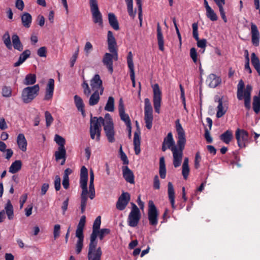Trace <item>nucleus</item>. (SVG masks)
I'll return each instance as SVG.
<instances>
[{
    "instance_id": "nucleus-53",
    "label": "nucleus",
    "mask_w": 260,
    "mask_h": 260,
    "mask_svg": "<svg viewBox=\"0 0 260 260\" xmlns=\"http://www.w3.org/2000/svg\"><path fill=\"white\" fill-rule=\"evenodd\" d=\"M93 49V46L90 42H86L84 48V51L86 56H88Z\"/></svg>"
},
{
    "instance_id": "nucleus-64",
    "label": "nucleus",
    "mask_w": 260,
    "mask_h": 260,
    "mask_svg": "<svg viewBox=\"0 0 260 260\" xmlns=\"http://www.w3.org/2000/svg\"><path fill=\"white\" fill-rule=\"evenodd\" d=\"M83 231V230L77 229L76 231V237L78 238V240L83 241L84 236Z\"/></svg>"
},
{
    "instance_id": "nucleus-2",
    "label": "nucleus",
    "mask_w": 260,
    "mask_h": 260,
    "mask_svg": "<svg viewBox=\"0 0 260 260\" xmlns=\"http://www.w3.org/2000/svg\"><path fill=\"white\" fill-rule=\"evenodd\" d=\"M88 180V171L85 166H83L81 169L80 185L82 188V193L81 194V212L83 213L85 211L86 206L88 200L87 194L88 189L87 182Z\"/></svg>"
},
{
    "instance_id": "nucleus-50",
    "label": "nucleus",
    "mask_w": 260,
    "mask_h": 260,
    "mask_svg": "<svg viewBox=\"0 0 260 260\" xmlns=\"http://www.w3.org/2000/svg\"><path fill=\"white\" fill-rule=\"evenodd\" d=\"M54 141L59 145L58 148H64L65 140L61 136L56 135Z\"/></svg>"
},
{
    "instance_id": "nucleus-43",
    "label": "nucleus",
    "mask_w": 260,
    "mask_h": 260,
    "mask_svg": "<svg viewBox=\"0 0 260 260\" xmlns=\"http://www.w3.org/2000/svg\"><path fill=\"white\" fill-rule=\"evenodd\" d=\"M105 110L109 112H113L114 110V99L109 96L105 107Z\"/></svg>"
},
{
    "instance_id": "nucleus-40",
    "label": "nucleus",
    "mask_w": 260,
    "mask_h": 260,
    "mask_svg": "<svg viewBox=\"0 0 260 260\" xmlns=\"http://www.w3.org/2000/svg\"><path fill=\"white\" fill-rule=\"evenodd\" d=\"M189 173V168L188 166V158L185 157L182 165V174L183 178L186 179Z\"/></svg>"
},
{
    "instance_id": "nucleus-47",
    "label": "nucleus",
    "mask_w": 260,
    "mask_h": 260,
    "mask_svg": "<svg viewBox=\"0 0 260 260\" xmlns=\"http://www.w3.org/2000/svg\"><path fill=\"white\" fill-rule=\"evenodd\" d=\"M206 11V16L210 20L213 21H215L217 20L218 17L211 8Z\"/></svg>"
},
{
    "instance_id": "nucleus-20",
    "label": "nucleus",
    "mask_w": 260,
    "mask_h": 260,
    "mask_svg": "<svg viewBox=\"0 0 260 260\" xmlns=\"http://www.w3.org/2000/svg\"><path fill=\"white\" fill-rule=\"evenodd\" d=\"M103 64L106 66L109 71L112 73L113 69V56L109 53H106L103 58Z\"/></svg>"
},
{
    "instance_id": "nucleus-49",
    "label": "nucleus",
    "mask_w": 260,
    "mask_h": 260,
    "mask_svg": "<svg viewBox=\"0 0 260 260\" xmlns=\"http://www.w3.org/2000/svg\"><path fill=\"white\" fill-rule=\"evenodd\" d=\"M2 95L4 97L9 98L12 95V89L9 86H4L2 90Z\"/></svg>"
},
{
    "instance_id": "nucleus-1",
    "label": "nucleus",
    "mask_w": 260,
    "mask_h": 260,
    "mask_svg": "<svg viewBox=\"0 0 260 260\" xmlns=\"http://www.w3.org/2000/svg\"><path fill=\"white\" fill-rule=\"evenodd\" d=\"M176 129L178 135L177 146L174 147L171 151L173 154V163L175 168L181 165L183 158V150L186 143L185 132L180 123L179 120L176 121Z\"/></svg>"
},
{
    "instance_id": "nucleus-22",
    "label": "nucleus",
    "mask_w": 260,
    "mask_h": 260,
    "mask_svg": "<svg viewBox=\"0 0 260 260\" xmlns=\"http://www.w3.org/2000/svg\"><path fill=\"white\" fill-rule=\"evenodd\" d=\"M107 41L109 51H115V48H116V42L112 32L110 30L108 31Z\"/></svg>"
},
{
    "instance_id": "nucleus-23",
    "label": "nucleus",
    "mask_w": 260,
    "mask_h": 260,
    "mask_svg": "<svg viewBox=\"0 0 260 260\" xmlns=\"http://www.w3.org/2000/svg\"><path fill=\"white\" fill-rule=\"evenodd\" d=\"M4 211L5 214H6L8 217L9 220H11L14 219V208L10 200H8L5 205L4 209L3 210Z\"/></svg>"
},
{
    "instance_id": "nucleus-21",
    "label": "nucleus",
    "mask_w": 260,
    "mask_h": 260,
    "mask_svg": "<svg viewBox=\"0 0 260 260\" xmlns=\"http://www.w3.org/2000/svg\"><path fill=\"white\" fill-rule=\"evenodd\" d=\"M17 144L18 148L23 152L27 150V142L23 134H19L17 137Z\"/></svg>"
},
{
    "instance_id": "nucleus-60",
    "label": "nucleus",
    "mask_w": 260,
    "mask_h": 260,
    "mask_svg": "<svg viewBox=\"0 0 260 260\" xmlns=\"http://www.w3.org/2000/svg\"><path fill=\"white\" fill-rule=\"evenodd\" d=\"M83 247V241L77 240L76 244V252L77 254H79Z\"/></svg>"
},
{
    "instance_id": "nucleus-56",
    "label": "nucleus",
    "mask_w": 260,
    "mask_h": 260,
    "mask_svg": "<svg viewBox=\"0 0 260 260\" xmlns=\"http://www.w3.org/2000/svg\"><path fill=\"white\" fill-rule=\"evenodd\" d=\"M37 54L40 57H46L47 55V48L45 47H41L38 49Z\"/></svg>"
},
{
    "instance_id": "nucleus-27",
    "label": "nucleus",
    "mask_w": 260,
    "mask_h": 260,
    "mask_svg": "<svg viewBox=\"0 0 260 260\" xmlns=\"http://www.w3.org/2000/svg\"><path fill=\"white\" fill-rule=\"evenodd\" d=\"M168 193L169 200L172 207L174 209L176 208L175 205V191L172 183L170 182L168 184Z\"/></svg>"
},
{
    "instance_id": "nucleus-36",
    "label": "nucleus",
    "mask_w": 260,
    "mask_h": 260,
    "mask_svg": "<svg viewBox=\"0 0 260 260\" xmlns=\"http://www.w3.org/2000/svg\"><path fill=\"white\" fill-rule=\"evenodd\" d=\"M108 20L110 25L115 30L119 29V24L115 15L113 13L108 14Z\"/></svg>"
},
{
    "instance_id": "nucleus-26",
    "label": "nucleus",
    "mask_w": 260,
    "mask_h": 260,
    "mask_svg": "<svg viewBox=\"0 0 260 260\" xmlns=\"http://www.w3.org/2000/svg\"><path fill=\"white\" fill-rule=\"evenodd\" d=\"M221 79L216 75L210 74L207 79L209 83V86L211 88H215L221 83Z\"/></svg>"
},
{
    "instance_id": "nucleus-18",
    "label": "nucleus",
    "mask_w": 260,
    "mask_h": 260,
    "mask_svg": "<svg viewBox=\"0 0 260 260\" xmlns=\"http://www.w3.org/2000/svg\"><path fill=\"white\" fill-rule=\"evenodd\" d=\"M54 88V80L53 79H50L48 80V84L47 85L44 100L48 101L52 99L53 94Z\"/></svg>"
},
{
    "instance_id": "nucleus-8",
    "label": "nucleus",
    "mask_w": 260,
    "mask_h": 260,
    "mask_svg": "<svg viewBox=\"0 0 260 260\" xmlns=\"http://www.w3.org/2000/svg\"><path fill=\"white\" fill-rule=\"evenodd\" d=\"M132 210L128 216L127 222L129 226L136 227L138 225L141 217L139 208L134 203H132Z\"/></svg>"
},
{
    "instance_id": "nucleus-6",
    "label": "nucleus",
    "mask_w": 260,
    "mask_h": 260,
    "mask_svg": "<svg viewBox=\"0 0 260 260\" xmlns=\"http://www.w3.org/2000/svg\"><path fill=\"white\" fill-rule=\"evenodd\" d=\"M89 5L93 23L98 24L102 28L103 26V16L99 10L98 0H89Z\"/></svg>"
},
{
    "instance_id": "nucleus-39",
    "label": "nucleus",
    "mask_w": 260,
    "mask_h": 260,
    "mask_svg": "<svg viewBox=\"0 0 260 260\" xmlns=\"http://www.w3.org/2000/svg\"><path fill=\"white\" fill-rule=\"evenodd\" d=\"M21 166L22 162L20 160H15L10 167L9 171L11 173H16L21 169Z\"/></svg>"
},
{
    "instance_id": "nucleus-7",
    "label": "nucleus",
    "mask_w": 260,
    "mask_h": 260,
    "mask_svg": "<svg viewBox=\"0 0 260 260\" xmlns=\"http://www.w3.org/2000/svg\"><path fill=\"white\" fill-rule=\"evenodd\" d=\"M105 121L104 123V131L108 141L110 143H113L115 139L114 138L115 131L112 119L109 113L105 114Z\"/></svg>"
},
{
    "instance_id": "nucleus-5",
    "label": "nucleus",
    "mask_w": 260,
    "mask_h": 260,
    "mask_svg": "<svg viewBox=\"0 0 260 260\" xmlns=\"http://www.w3.org/2000/svg\"><path fill=\"white\" fill-rule=\"evenodd\" d=\"M39 90L40 86L38 84L24 88L21 94V99L23 103H30L38 95Z\"/></svg>"
},
{
    "instance_id": "nucleus-44",
    "label": "nucleus",
    "mask_w": 260,
    "mask_h": 260,
    "mask_svg": "<svg viewBox=\"0 0 260 260\" xmlns=\"http://www.w3.org/2000/svg\"><path fill=\"white\" fill-rule=\"evenodd\" d=\"M252 107L253 111L256 114L260 111V98L254 96L253 99Z\"/></svg>"
},
{
    "instance_id": "nucleus-37",
    "label": "nucleus",
    "mask_w": 260,
    "mask_h": 260,
    "mask_svg": "<svg viewBox=\"0 0 260 260\" xmlns=\"http://www.w3.org/2000/svg\"><path fill=\"white\" fill-rule=\"evenodd\" d=\"M233 137V133L230 130H227L220 136V139L225 144H229Z\"/></svg>"
},
{
    "instance_id": "nucleus-58",
    "label": "nucleus",
    "mask_w": 260,
    "mask_h": 260,
    "mask_svg": "<svg viewBox=\"0 0 260 260\" xmlns=\"http://www.w3.org/2000/svg\"><path fill=\"white\" fill-rule=\"evenodd\" d=\"M60 182L61 179L60 177L58 175H56L55 177V180L54 182V187L56 191H58L60 189Z\"/></svg>"
},
{
    "instance_id": "nucleus-19",
    "label": "nucleus",
    "mask_w": 260,
    "mask_h": 260,
    "mask_svg": "<svg viewBox=\"0 0 260 260\" xmlns=\"http://www.w3.org/2000/svg\"><path fill=\"white\" fill-rule=\"evenodd\" d=\"M218 105L217 106V111L216 113V117L220 118L223 116L228 109V105L226 102H223L222 99L218 100Z\"/></svg>"
},
{
    "instance_id": "nucleus-52",
    "label": "nucleus",
    "mask_w": 260,
    "mask_h": 260,
    "mask_svg": "<svg viewBox=\"0 0 260 260\" xmlns=\"http://www.w3.org/2000/svg\"><path fill=\"white\" fill-rule=\"evenodd\" d=\"M82 87L83 88L84 94L88 96L91 93L89 85L86 81H84L82 84Z\"/></svg>"
},
{
    "instance_id": "nucleus-13",
    "label": "nucleus",
    "mask_w": 260,
    "mask_h": 260,
    "mask_svg": "<svg viewBox=\"0 0 260 260\" xmlns=\"http://www.w3.org/2000/svg\"><path fill=\"white\" fill-rule=\"evenodd\" d=\"M90 85L93 91H99L101 94H103L104 87L99 75L96 74L93 76L90 80Z\"/></svg>"
},
{
    "instance_id": "nucleus-10",
    "label": "nucleus",
    "mask_w": 260,
    "mask_h": 260,
    "mask_svg": "<svg viewBox=\"0 0 260 260\" xmlns=\"http://www.w3.org/2000/svg\"><path fill=\"white\" fill-rule=\"evenodd\" d=\"M153 89V103L155 111L159 113L161 102V91L158 84L152 86Z\"/></svg>"
},
{
    "instance_id": "nucleus-15",
    "label": "nucleus",
    "mask_w": 260,
    "mask_h": 260,
    "mask_svg": "<svg viewBox=\"0 0 260 260\" xmlns=\"http://www.w3.org/2000/svg\"><path fill=\"white\" fill-rule=\"evenodd\" d=\"M251 42L255 46H258L259 44L260 34L257 26L251 22Z\"/></svg>"
},
{
    "instance_id": "nucleus-35",
    "label": "nucleus",
    "mask_w": 260,
    "mask_h": 260,
    "mask_svg": "<svg viewBox=\"0 0 260 260\" xmlns=\"http://www.w3.org/2000/svg\"><path fill=\"white\" fill-rule=\"evenodd\" d=\"M102 95L99 91H93V93L91 94L89 98V105L91 106L96 105L99 102L100 95Z\"/></svg>"
},
{
    "instance_id": "nucleus-17",
    "label": "nucleus",
    "mask_w": 260,
    "mask_h": 260,
    "mask_svg": "<svg viewBox=\"0 0 260 260\" xmlns=\"http://www.w3.org/2000/svg\"><path fill=\"white\" fill-rule=\"evenodd\" d=\"M127 62L128 67L129 69V75L131 80L133 83L134 87L135 86V72H134V65L133 60V54L132 52H129L127 57Z\"/></svg>"
},
{
    "instance_id": "nucleus-48",
    "label": "nucleus",
    "mask_w": 260,
    "mask_h": 260,
    "mask_svg": "<svg viewBox=\"0 0 260 260\" xmlns=\"http://www.w3.org/2000/svg\"><path fill=\"white\" fill-rule=\"evenodd\" d=\"M119 115L121 119L125 122L127 127H130L131 122L128 115L126 114L125 112H123L119 113Z\"/></svg>"
},
{
    "instance_id": "nucleus-32",
    "label": "nucleus",
    "mask_w": 260,
    "mask_h": 260,
    "mask_svg": "<svg viewBox=\"0 0 260 260\" xmlns=\"http://www.w3.org/2000/svg\"><path fill=\"white\" fill-rule=\"evenodd\" d=\"M21 19L22 25L26 28H29L32 22V17L31 15L25 12L23 13L21 16Z\"/></svg>"
},
{
    "instance_id": "nucleus-24",
    "label": "nucleus",
    "mask_w": 260,
    "mask_h": 260,
    "mask_svg": "<svg viewBox=\"0 0 260 260\" xmlns=\"http://www.w3.org/2000/svg\"><path fill=\"white\" fill-rule=\"evenodd\" d=\"M122 173L123 178L127 182L131 184L134 183V175L133 172L125 166L122 169Z\"/></svg>"
},
{
    "instance_id": "nucleus-34",
    "label": "nucleus",
    "mask_w": 260,
    "mask_h": 260,
    "mask_svg": "<svg viewBox=\"0 0 260 260\" xmlns=\"http://www.w3.org/2000/svg\"><path fill=\"white\" fill-rule=\"evenodd\" d=\"M12 40L14 49L19 51H22L23 49V47L18 36L16 34L13 35L12 37Z\"/></svg>"
},
{
    "instance_id": "nucleus-57",
    "label": "nucleus",
    "mask_w": 260,
    "mask_h": 260,
    "mask_svg": "<svg viewBox=\"0 0 260 260\" xmlns=\"http://www.w3.org/2000/svg\"><path fill=\"white\" fill-rule=\"evenodd\" d=\"M138 7L139 19L140 21H142V0H136Z\"/></svg>"
},
{
    "instance_id": "nucleus-42",
    "label": "nucleus",
    "mask_w": 260,
    "mask_h": 260,
    "mask_svg": "<svg viewBox=\"0 0 260 260\" xmlns=\"http://www.w3.org/2000/svg\"><path fill=\"white\" fill-rule=\"evenodd\" d=\"M101 223V216H98L94 221L91 235H98Z\"/></svg>"
},
{
    "instance_id": "nucleus-63",
    "label": "nucleus",
    "mask_w": 260,
    "mask_h": 260,
    "mask_svg": "<svg viewBox=\"0 0 260 260\" xmlns=\"http://www.w3.org/2000/svg\"><path fill=\"white\" fill-rule=\"evenodd\" d=\"M86 217L85 216H82L79 221V222L77 226V229L83 230L85 224Z\"/></svg>"
},
{
    "instance_id": "nucleus-62",
    "label": "nucleus",
    "mask_w": 260,
    "mask_h": 260,
    "mask_svg": "<svg viewBox=\"0 0 260 260\" xmlns=\"http://www.w3.org/2000/svg\"><path fill=\"white\" fill-rule=\"evenodd\" d=\"M190 56L194 63L197 62V52L194 48H191L190 50Z\"/></svg>"
},
{
    "instance_id": "nucleus-12",
    "label": "nucleus",
    "mask_w": 260,
    "mask_h": 260,
    "mask_svg": "<svg viewBox=\"0 0 260 260\" xmlns=\"http://www.w3.org/2000/svg\"><path fill=\"white\" fill-rule=\"evenodd\" d=\"M235 137L239 147L240 148L245 147L246 143L248 142V133L244 129L238 128L235 133Z\"/></svg>"
},
{
    "instance_id": "nucleus-14",
    "label": "nucleus",
    "mask_w": 260,
    "mask_h": 260,
    "mask_svg": "<svg viewBox=\"0 0 260 260\" xmlns=\"http://www.w3.org/2000/svg\"><path fill=\"white\" fill-rule=\"evenodd\" d=\"M130 200V195L128 192H122L116 203V208L120 211L123 210Z\"/></svg>"
},
{
    "instance_id": "nucleus-61",
    "label": "nucleus",
    "mask_w": 260,
    "mask_h": 260,
    "mask_svg": "<svg viewBox=\"0 0 260 260\" xmlns=\"http://www.w3.org/2000/svg\"><path fill=\"white\" fill-rule=\"evenodd\" d=\"M60 226L59 224H55L54 226L53 237L55 239L59 237L60 235Z\"/></svg>"
},
{
    "instance_id": "nucleus-59",
    "label": "nucleus",
    "mask_w": 260,
    "mask_h": 260,
    "mask_svg": "<svg viewBox=\"0 0 260 260\" xmlns=\"http://www.w3.org/2000/svg\"><path fill=\"white\" fill-rule=\"evenodd\" d=\"M197 41V46L201 48H203L204 50L203 51V52H204L205 49L207 45V40L205 39H203L201 40H198Z\"/></svg>"
},
{
    "instance_id": "nucleus-33",
    "label": "nucleus",
    "mask_w": 260,
    "mask_h": 260,
    "mask_svg": "<svg viewBox=\"0 0 260 260\" xmlns=\"http://www.w3.org/2000/svg\"><path fill=\"white\" fill-rule=\"evenodd\" d=\"M219 8V11L221 17L224 22H227V18L223 9V5L225 4V0H214Z\"/></svg>"
},
{
    "instance_id": "nucleus-55",
    "label": "nucleus",
    "mask_w": 260,
    "mask_h": 260,
    "mask_svg": "<svg viewBox=\"0 0 260 260\" xmlns=\"http://www.w3.org/2000/svg\"><path fill=\"white\" fill-rule=\"evenodd\" d=\"M110 232V231L108 229H102L100 231L98 230V236L101 240H102L106 235L109 234Z\"/></svg>"
},
{
    "instance_id": "nucleus-54",
    "label": "nucleus",
    "mask_w": 260,
    "mask_h": 260,
    "mask_svg": "<svg viewBox=\"0 0 260 260\" xmlns=\"http://www.w3.org/2000/svg\"><path fill=\"white\" fill-rule=\"evenodd\" d=\"M192 35L193 38L196 41L199 40V34H198V25L197 23H194L192 25Z\"/></svg>"
},
{
    "instance_id": "nucleus-38",
    "label": "nucleus",
    "mask_w": 260,
    "mask_h": 260,
    "mask_svg": "<svg viewBox=\"0 0 260 260\" xmlns=\"http://www.w3.org/2000/svg\"><path fill=\"white\" fill-rule=\"evenodd\" d=\"M251 63L260 76V61L255 53L251 54Z\"/></svg>"
},
{
    "instance_id": "nucleus-41",
    "label": "nucleus",
    "mask_w": 260,
    "mask_h": 260,
    "mask_svg": "<svg viewBox=\"0 0 260 260\" xmlns=\"http://www.w3.org/2000/svg\"><path fill=\"white\" fill-rule=\"evenodd\" d=\"M36 82V76L35 74H29L27 75L23 81L24 84L30 85L34 84Z\"/></svg>"
},
{
    "instance_id": "nucleus-3",
    "label": "nucleus",
    "mask_w": 260,
    "mask_h": 260,
    "mask_svg": "<svg viewBox=\"0 0 260 260\" xmlns=\"http://www.w3.org/2000/svg\"><path fill=\"white\" fill-rule=\"evenodd\" d=\"M244 86V82L242 80H240L237 86V96L239 100L244 99L245 108L247 110H249L251 108V93L252 88L250 85L248 84L246 85V88L243 90Z\"/></svg>"
},
{
    "instance_id": "nucleus-25",
    "label": "nucleus",
    "mask_w": 260,
    "mask_h": 260,
    "mask_svg": "<svg viewBox=\"0 0 260 260\" xmlns=\"http://www.w3.org/2000/svg\"><path fill=\"white\" fill-rule=\"evenodd\" d=\"M134 145L135 154L138 155L141 152L140 149V132L138 131L134 133Z\"/></svg>"
},
{
    "instance_id": "nucleus-9",
    "label": "nucleus",
    "mask_w": 260,
    "mask_h": 260,
    "mask_svg": "<svg viewBox=\"0 0 260 260\" xmlns=\"http://www.w3.org/2000/svg\"><path fill=\"white\" fill-rule=\"evenodd\" d=\"M144 120L146 123V127L150 129L152 126L153 115L152 107L150 100L148 98L144 100Z\"/></svg>"
},
{
    "instance_id": "nucleus-11",
    "label": "nucleus",
    "mask_w": 260,
    "mask_h": 260,
    "mask_svg": "<svg viewBox=\"0 0 260 260\" xmlns=\"http://www.w3.org/2000/svg\"><path fill=\"white\" fill-rule=\"evenodd\" d=\"M158 213L157 209L152 201H149L148 203V218L149 224L153 226H155L158 223Z\"/></svg>"
},
{
    "instance_id": "nucleus-29",
    "label": "nucleus",
    "mask_w": 260,
    "mask_h": 260,
    "mask_svg": "<svg viewBox=\"0 0 260 260\" xmlns=\"http://www.w3.org/2000/svg\"><path fill=\"white\" fill-rule=\"evenodd\" d=\"M75 103L78 111H80L83 117L85 116V112L84 109V105L82 99L78 95H75L74 97Z\"/></svg>"
},
{
    "instance_id": "nucleus-4",
    "label": "nucleus",
    "mask_w": 260,
    "mask_h": 260,
    "mask_svg": "<svg viewBox=\"0 0 260 260\" xmlns=\"http://www.w3.org/2000/svg\"><path fill=\"white\" fill-rule=\"evenodd\" d=\"M98 235H91L90 238L88 252V260H101L102 251L101 247L96 248L97 241L96 239Z\"/></svg>"
},
{
    "instance_id": "nucleus-46",
    "label": "nucleus",
    "mask_w": 260,
    "mask_h": 260,
    "mask_svg": "<svg viewBox=\"0 0 260 260\" xmlns=\"http://www.w3.org/2000/svg\"><path fill=\"white\" fill-rule=\"evenodd\" d=\"M101 133V130L90 129V135L91 138L92 140H95V141L97 142H99L100 140Z\"/></svg>"
},
{
    "instance_id": "nucleus-28",
    "label": "nucleus",
    "mask_w": 260,
    "mask_h": 260,
    "mask_svg": "<svg viewBox=\"0 0 260 260\" xmlns=\"http://www.w3.org/2000/svg\"><path fill=\"white\" fill-rule=\"evenodd\" d=\"M157 39L158 41V45L160 50L163 51L164 50V41L161 29L159 23L157 24Z\"/></svg>"
},
{
    "instance_id": "nucleus-16",
    "label": "nucleus",
    "mask_w": 260,
    "mask_h": 260,
    "mask_svg": "<svg viewBox=\"0 0 260 260\" xmlns=\"http://www.w3.org/2000/svg\"><path fill=\"white\" fill-rule=\"evenodd\" d=\"M105 120V116L104 118L102 117L99 118L96 117H91L90 119V129L101 131V125L102 124L104 125Z\"/></svg>"
},
{
    "instance_id": "nucleus-45",
    "label": "nucleus",
    "mask_w": 260,
    "mask_h": 260,
    "mask_svg": "<svg viewBox=\"0 0 260 260\" xmlns=\"http://www.w3.org/2000/svg\"><path fill=\"white\" fill-rule=\"evenodd\" d=\"M66 150L65 148H58V151L55 152V156L56 160L66 158Z\"/></svg>"
},
{
    "instance_id": "nucleus-31",
    "label": "nucleus",
    "mask_w": 260,
    "mask_h": 260,
    "mask_svg": "<svg viewBox=\"0 0 260 260\" xmlns=\"http://www.w3.org/2000/svg\"><path fill=\"white\" fill-rule=\"evenodd\" d=\"M163 143H165V145H166L168 148L172 150L173 148L174 147H177L175 144V141L173 138V135L172 133H169L167 137L164 139Z\"/></svg>"
},
{
    "instance_id": "nucleus-51",
    "label": "nucleus",
    "mask_w": 260,
    "mask_h": 260,
    "mask_svg": "<svg viewBox=\"0 0 260 260\" xmlns=\"http://www.w3.org/2000/svg\"><path fill=\"white\" fill-rule=\"evenodd\" d=\"M45 117L46 120V123L47 127L50 126L53 121V118L51 114L48 111H46L45 112Z\"/></svg>"
},
{
    "instance_id": "nucleus-30",
    "label": "nucleus",
    "mask_w": 260,
    "mask_h": 260,
    "mask_svg": "<svg viewBox=\"0 0 260 260\" xmlns=\"http://www.w3.org/2000/svg\"><path fill=\"white\" fill-rule=\"evenodd\" d=\"M30 51L29 50L26 49L24 50L20 55L18 61L14 64V66L16 67L21 65L30 56Z\"/></svg>"
}]
</instances>
